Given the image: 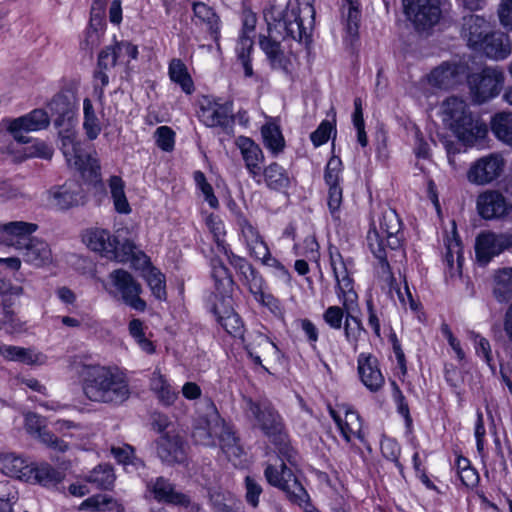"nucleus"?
Listing matches in <instances>:
<instances>
[{
  "mask_svg": "<svg viewBox=\"0 0 512 512\" xmlns=\"http://www.w3.org/2000/svg\"><path fill=\"white\" fill-rule=\"evenodd\" d=\"M75 368L82 391L91 402L120 406L130 398L129 379L118 366L79 363Z\"/></svg>",
  "mask_w": 512,
  "mask_h": 512,
  "instance_id": "f257e3e1",
  "label": "nucleus"
},
{
  "mask_svg": "<svg viewBox=\"0 0 512 512\" xmlns=\"http://www.w3.org/2000/svg\"><path fill=\"white\" fill-rule=\"evenodd\" d=\"M236 145L241 152L242 159L249 175L256 181L261 183V164L264 161V154L258 144L252 139L240 136L236 140Z\"/></svg>",
  "mask_w": 512,
  "mask_h": 512,
  "instance_id": "aec40b11",
  "label": "nucleus"
},
{
  "mask_svg": "<svg viewBox=\"0 0 512 512\" xmlns=\"http://www.w3.org/2000/svg\"><path fill=\"white\" fill-rule=\"evenodd\" d=\"M262 179L268 189L277 192H283L291 185V177L288 171L277 162H272L261 169Z\"/></svg>",
  "mask_w": 512,
  "mask_h": 512,
  "instance_id": "72a5a7b5",
  "label": "nucleus"
},
{
  "mask_svg": "<svg viewBox=\"0 0 512 512\" xmlns=\"http://www.w3.org/2000/svg\"><path fill=\"white\" fill-rule=\"evenodd\" d=\"M357 362L362 383L372 392L380 390L385 380L379 369L377 358L371 354L362 353Z\"/></svg>",
  "mask_w": 512,
  "mask_h": 512,
  "instance_id": "b1692460",
  "label": "nucleus"
},
{
  "mask_svg": "<svg viewBox=\"0 0 512 512\" xmlns=\"http://www.w3.org/2000/svg\"><path fill=\"white\" fill-rule=\"evenodd\" d=\"M32 481L43 486L56 485L64 478L62 472L56 470L48 463L32 466Z\"/></svg>",
  "mask_w": 512,
  "mask_h": 512,
  "instance_id": "09e8293b",
  "label": "nucleus"
},
{
  "mask_svg": "<svg viewBox=\"0 0 512 512\" xmlns=\"http://www.w3.org/2000/svg\"><path fill=\"white\" fill-rule=\"evenodd\" d=\"M490 31L489 22L482 16L469 14L462 18L461 35L473 50L482 45L483 39Z\"/></svg>",
  "mask_w": 512,
  "mask_h": 512,
  "instance_id": "5701e85b",
  "label": "nucleus"
},
{
  "mask_svg": "<svg viewBox=\"0 0 512 512\" xmlns=\"http://www.w3.org/2000/svg\"><path fill=\"white\" fill-rule=\"evenodd\" d=\"M492 293L499 303H507L512 299V267L495 271Z\"/></svg>",
  "mask_w": 512,
  "mask_h": 512,
  "instance_id": "4c0bfd02",
  "label": "nucleus"
},
{
  "mask_svg": "<svg viewBox=\"0 0 512 512\" xmlns=\"http://www.w3.org/2000/svg\"><path fill=\"white\" fill-rule=\"evenodd\" d=\"M115 236H112L109 231L105 229L95 228L90 229L83 235L84 243L93 251L99 252L103 257L109 259L114 256L112 247L114 245Z\"/></svg>",
  "mask_w": 512,
  "mask_h": 512,
  "instance_id": "473e14b6",
  "label": "nucleus"
},
{
  "mask_svg": "<svg viewBox=\"0 0 512 512\" xmlns=\"http://www.w3.org/2000/svg\"><path fill=\"white\" fill-rule=\"evenodd\" d=\"M504 167L503 159L491 154L478 159L469 169L467 177L472 183L478 185L488 184L497 179Z\"/></svg>",
  "mask_w": 512,
  "mask_h": 512,
  "instance_id": "a211bd4d",
  "label": "nucleus"
},
{
  "mask_svg": "<svg viewBox=\"0 0 512 512\" xmlns=\"http://www.w3.org/2000/svg\"><path fill=\"white\" fill-rule=\"evenodd\" d=\"M246 411L254 418L257 426L270 441L279 446V452L290 463L295 464V451L287 444V435L281 416L266 398H243Z\"/></svg>",
  "mask_w": 512,
  "mask_h": 512,
  "instance_id": "7ed1b4c3",
  "label": "nucleus"
},
{
  "mask_svg": "<svg viewBox=\"0 0 512 512\" xmlns=\"http://www.w3.org/2000/svg\"><path fill=\"white\" fill-rule=\"evenodd\" d=\"M259 45L266 54L272 68L288 72L291 62L285 56L279 41L273 40L271 37L260 36Z\"/></svg>",
  "mask_w": 512,
  "mask_h": 512,
  "instance_id": "c9c22d12",
  "label": "nucleus"
},
{
  "mask_svg": "<svg viewBox=\"0 0 512 512\" xmlns=\"http://www.w3.org/2000/svg\"><path fill=\"white\" fill-rule=\"evenodd\" d=\"M84 110V122L83 128L87 137L90 140H94L98 137L101 132V126L99 120L95 114L92 101L89 98H85L83 101Z\"/></svg>",
  "mask_w": 512,
  "mask_h": 512,
  "instance_id": "864d4df0",
  "label": "nucleus"
},
{
  "mask_svg": "<svg viewBox=\"0 0 512 512\" xmlns=\"http://www.w3.org/2000/svg\"><path fill=\"white\" fill-rule=\"evenodd\" d=\"M219 427H221V417L214 404L211 403L210 412L194 420L191 434L194 443L215 446Z\"/></svg>",
  "mask_w": 512,
  "mask_h": 512,
  "instance_id": "dca6fc26",
  "label": "nucleus"
},
{
  "mask_svg": "<svg viewBox=\"0 0 512 512\" xmlns=\"http://www.w3.org/2000/svg\"><path fill=\"white\" fill-rule=\"evenodd\" d=\"M261 135L264 145L274 155L281 153L285 147V140L280 127L275 123L269 122L262 126Z\"/></svg>",
  "mask_w": 512,
  "mask_h": 512,
  "instance_id": "37998d69",
  "label": "nucleus"
},
{
  "mask_svg": "<svg viewBox=\"0 0 512 512\" xmlns=\"http://www.w3.org/2000/svg\"><path fill=\"white\" fill-rule=\"evenodd\" d=\"M26 429L31 434H37L39 440L47 447L58 451L65 452L68 450V444L58 438L54 433L42 426L41 417L35 413H28L25 416Z\"/></svg>",
  "mask_w": 512,
  "mask_h": 512,
  "instance_id": "bb28decb",
  "label": "nucleus"
},
{
  "mask_svg": "<svg viewBox=\"0 0 512 512\" xmlns=\"http://www.w3.org/2000/svg\"><path fill=\"white\" fill-rule=\"evenodd\" d=\"M346 318V310L340 306H329L323 313L324 322L334 330H340L343 326V319Z\"/></svg>",
  "mask_w": 512,
  "mask_h": 512,
  "instance_id": "bf43d9fd",
  "label": "nucleus"
},
{
  "mask_svg": "<svg viewBox=\"0 0 512 512\" xmlns=\"http://www.w3.org/2000/svg\"><path fill=\"white\" fill-rule=\"evenodd\" d=\"M455 75L456 67L449 63H443L431 71L429 82L439 88H447L453 83Z\"/></svg>",
  "mask_w": 512,
  "mask_h": 512,
  "instance_id": "603ef678",
  "label": "nucleus"
},
{
  "mask_svg": "<svg viewBox=\"0 0 512 512\" xmlns=\"http://www.w3.org/2000/svg\"><path fill=\"white\" fill-rule=\"evenodd\" d=\"M53 155V149L47 143L43 141H37L33 143L31 146L25 148L24 156L20 158V161H23L27 158H42V159H51Z\"/></svg>",
  "mask_w": 512,
  "mask_h": 512,
  "instance_id": "e2e57ef3",
  "label": "nucleus"
},
{
  "mask_svg": "<svg viewBox=\"0 0 512 512\" xmlns=\"http://www.w3.org/2000/svg\"><path fill=\"white\" fill-rule=\"evenodd\" d=\"M146 281L152 294L158 300H166V281L165 276L157 268L152 267L146 274Z\"/></svg>",
  "mask_w": 512,
  "mask_h": 512,
  "instance_id": "4d7b16f0",
  "label": "nucleus"
},
{
  "mask_svg": "<svg viewBox=\"0 0 512 512\" xmlns=\"http://www.w3.org/2000/svg\"><path fill=\"white\" fill-rule=\"evenodd\" d=\"M509 249H512L511 233L484 231L475 240L476 260L482 266H486L494 257Z\"/></svg>",
  "mask_w": 512,
  "mask_h": 512,
  "instance_id": "9d476101",
  "label": "nucleus"
},
{
  "mask_svg": "<svg viewBox=\"0 0 512 512\" xmlns=\"http://www.w3.org/2000/svg\"><path fill=\"white\" fill-rule=\"evenodd\" d=\"M38 226L34 223H28L23 221H15L4 224L2 229L7 234L8 244L15 246L17 249L21 247L18 242H22L23 239L29 241L33 237L31 234L37 230Z\"/></svg>",
  "mask_w": 512,
  "mask_h": 512,
  "instance_id": "58836bf2",
  "label": "nucleus"
},
{
  "mask_svg": "<svg viewBox=\"0 0 512 512\" xmlns=\"http://www.w3.org/2000/svg\"><path fill=\"white\" fill-rule=\"evenodd\" d=\"M150 388L157 395L160 402L167 406L173 404L178 397V393L172 389L159 371L153 372L150 379Z\"/></svg>",
  "mask_w": 512,
  "mask_h": 512,
  "instance_id": "79ce46f5",
  "label": "nucleus"
},
{
  "mask_svg": "<svg viewBox=\"0 0 512 512\" xmlns=\"http://www.w3.org/2000/svg\"><path fill=\"white\" fill-rule=\"evenodd\" d=\"M329 257L334 277L337 282L338 296L345 297L351 292L353 297H357L352 287V279L348 275L347 264L338 248L330 246Z\"/></svg>",
  "mask_w": 512,
  "mask_h": 512,
  "instance_id": "cd10ccee",
  "label": "nucleus"
},
{
  "mask_svg": "<svg viewBox=\"0 0 512 512\" xmlns=\"http://www.w3.org/2000/svg\"><path fill=\"white\" fill-rule=\"evenodd\" d=\"M53 204L60 210H67L83 203L81 189L76 184L65 183L49 191Z\"/></svg>",
  "mask_w": 512,
  "mask_h": 512,
  "instance_id": "c756f323",
  "label": "nucleus"
},
{
  "mask_svg": "<svg viewBox=\"0 0 512 512\" xmlns=\"http://www.w3.org/2000/svg\"><path fill=\"white\" fill-rule=\"evenodd\" d=\"M109 187L116 211L122 214L130 213L131 208L124 192L123 180L119 176H112L109 181Z\"/></svg>",
  "mask_w": 512,
  "mask_h": 512,
  "instance_id": "3c124183",
  "label": "nucleus"
},
{
  "mask_svg": "<svg viewBox=\"0 0 512 512\" xmlns=\"http://www.w3.org/2000/svg\"><path fill=\"white\" fill-rule=\"evenodd\" d=\"M491 129L499 140L512 146V113L502 112L496 114L492 118Z\"/></svg>",
  "mask_w": 512,
  "mask_h": 512,
  "instance_id": "de8ad7c7",
  "label": "nucleus"
},
{
  "mask_svg": "<svg viewBox=\"0 0 512 512\" xmlns=\"http://www.w3.org/2000/svg\"><path fill=\"white\" fill-rule=\"evenodd\" d=\"M208 305L210 312L227 333L233 336L241 333L243 323L239 315L234 312L230 297H221L219 301L208 303Z\"/></svg>",
  "mask_w": 512,
  "mask_h": 512,
  "instance_id": "6ab92c4d",
  "label": "nucleus"
},
{
  "mask_svg": "<svg viewBox=\"0 0 512 512\" xmlns=\"http://www.w3.org/2000/svg\"><path fill=\"white\" fill-rule=\"evenodd\" d=\"M314 0H296L293 4L289 2L285 9L272 5L264 11V17L268 25L269 33L276 31L283 39H292L308 46L311 43V34L303 25L301 17V5H304L303 11L307 12L311 18V24L315 19Z\"/></svg>",
  "mask_w": 512,
  "mask_h": 512,
  "instance_id": "f03ea898",
  "label": "nucleus"
},
{
  "mask_svg": "<svg viewBox=\"0 0 512 512\" xmlns=\"http://www.w3.org/2000/svg\"><path fill=\"white\" fill-rule=\"evenodd\" d=\"M222 451L227 457H239L242 454V447L239 445V439L235 436L231 427L227 426L221 418V427H219L218 435H216Z\"/></svg>",
  "mask_w": 512,
  "mask_h": 512,
  "instance_id": "a19ab883",
  "label": "nucleus"
},
{
  "mask_svg": "<svg viewBox=\"0 0 512 512\" xmlns=\"http://www.w3.org/2000/svg\"><path fill=\"white\" fill-rule=\"evenodd\" d=\"M267 482L282 490L287 498L294 504L301 506L308 501V493L283 461L279 468L272 464H267L264 470Z\"/></svg>",
  "mask_w": 512,
  "mask_h": 512,
  "instance_id": "423d86ee",
  "label": "nucleus"
},
{
  "mask_svg": "<svg viewBox=\"0 0 512 512\" xmlns=\"http://www.w3.org/2000/svg\"><path fill=\"white\" fill-rule=\"evenodd\" d=\"M118 62H120V53L117 52L115 45L106 46L99 52L94 78L100 80L102 87L107 86L109 83L106 71L115 67Z\"/></svg>",
  "mask_w": 512,
  "mask_h": 512,
  "instance_id": "e433bc0d",
  "label": "nucleus"
},
{
  "mask_svg": "<svg viewBox=\"0 0 512 512\" xmlns=\"http://www.w3.org/2000/svg\"><path fill=\"white\" fill-rule=\"evenodd\" d=\"M193 12L202 23L207 25L208 32L216 44V48L220 51V18L216 12L203 2H195L193 4Z\"/></svg>",
  "mask_w": 512,
  "mask_h": 512,
  "instance_id": "f704fd0d",
  "label": "nucleus"
},
{
  "mask_svg": "<svg viewBox=\"0 0 512 512\" xmlns=\"http://www.w3.org/2000/svg\"><path fill=\"white\" fill-rule=\"evenodd\" d=\"M503 83V72L493 67H486L480 73H474L468 77L472 98L478 104L496 97L500 93Z\"/></svg>",
  "mask_w": 512,
  "mask_h": 512,
  "instance_id": "0eeeda50",
  "label": "nucleus"
},
{
  "mask_svg": "<svg viewBox=\"0 0 512 512\" xmlns=\"http://www.w3.org/2000/svg\"><path fill=\"white\" fill-rule=\"evenodd\" d=\"M344 298V308L346 310V318L344 321V334L346 341L357 348L358 341L363 333L366 330L363 327L361 320L352 314L353 306L355 304V299L357 297H353L350 292Z\"/></svg>",
  "mask_w": 512,
  "mask_h": 512,
  "instance_id": "7c9ffc66",
  "label": "nucleus"
},
{
  "mask_svg": "<svg viewBox=\"0 0 512 512\" xmlns=\"http://www.w3.org/2000/svg\"><path fill=\"white\" fill-rule=\"evenodd\" d=\"M245 488H246V501L253 508H256L259 504V496L263 490L261 485L251 476L245 477Z\"/></svg>",
  "mask_w": 512,
  "mask_h": 512,
  "instance_id": "774afa93",
  "label": "nucleus"
},
{
  "mask_svg": "<svg viewBox=\"0 0 512 512\" xmlns=\"http://www.w3.org/2000/svg\"><path fill=\"white\" fill-rule=\"evenodd\" d=\"M18 243L21 245L18 250L22 251L25 262L36 267H41L51 262V249L45 241L33 237L29 241L23 239L22 242Z\"/></svg>",
  "mask_w": 512,
  "mask_h": 512,
  "instance_id": "393cba45",
  "label": "nucleus"
},
{
  "mask_svg": "<svg viewBox=\"0 0 512 512\" xmlns=\"http://www.w3.org/2000/svg\"><path fill=\"white\" fill-rule=\"evenodd\" d=\"M24 293L22 286L13 285L10 281L0 278V315L2 322L13 329H20L22 322L17 317L14 307Z\"/></svg>",
  "mask_w": 512,
  "mask_h": 512,
  "instance_id": "2eb2a0df",
  "label": "nucleus"
},
{
  "mask_svg": "<svg viewBox=\"0 0 512 512\" xmlns=\"http://www.w3.org/2000/svg\"><path fill=\"white\" fill-rule=\"evenodd\" d=\"M112 253L114 256H110L109 259L122 263L139 260L140 256H145L131 240L126 239L120 243L117 237L114 240Z\"/></svg>",
  "mask_w": 512,
  "mask_h": 512,
  "instance_id": "49530a36",
  "label": "nucleus"
},
{
  "mask_svg": "<svg viewBox=\"0 0 512 512\" xmlns=\"http://www.w3.org/2000/svg\"><path fill=\"white\" fill-rule=\"evenodd\" d=\"M334 130V126L328 120H323L318 128L311 133L310 139L315 147L325 144Z\"/></svg>",
  "mask_w": 512,
  "mask_h": 512,
  "instance_id": "338daca9",
  "label": "nucleus"
},
{
  "mask_svg": "<svg viewBox=\"0 0 512 512\" xmlns=\"http://www.w3.org/2000/svg\"><path fill=\"white\" fill-rule=\"evenodd\" d=\"M156 145L165 152L174 149L175 132L168 126H160L154 133Z\"/></svg>",
  "mask_w": 512,
  "mask_h": 512,
  "instance_id": "052dcab7",
  "label": "nucleus"
},
{
  "mask_svg": "<svg viewBox=\"0 0 512 512\" xmlns=\"http://www.w3.org/2000/svg\"><path fill=\"white\" fill-rule=\"evenodd\" d=\"M477 209L483 219H503L512 211V203L499 191H486L478 196Z\"/></svg>",
  "mask_w": 512,
  "mask_h": 512,
  "instance_id": "f3484780",
  "label": "nucleus"
},
{
  "mask_svg": "<svg viewBox=\"0 0 512 512\" xmlns=\"http://www.w3.org/2000/svg\"><path fill=\"white\" fill-rule=\"evenodd\" d=\"M0 470L10 477L26 482L32 481V465L14 453L0 455Z\"/></svg>",
  "mask_w": 512,
  "mask_h": 512,
  "instance_id": "c85d7f7f",
  "label": "nucleus"
},
{
  "mask_svg": "<svg viewBox=\"0 0 512 512\" xmlns=\"http://www.w3.org/2000/svg\"><path fill=\"white\" fill-rule=\"evenodd\" d=\"M231 101L218 103L204 98L198 112L199 120L207 127H221L224 131L232 129L235 121Z\"/></svg>",
  "mask_w": 512,
  "mask_h": 512,
  "instance_id": "f8f14e48",
  "label": "nucleus"
},
{
  "mask_svg": "<svg viewBox=\"0 0 512 512\" xmlns=\"http://www.w3.org/2000/svg\"><path fill=\"white\" fill-rule=\"evenodd\" d=\"M81 509H92L95 511L125 512L124 506L108 495H93L81 504Z\"/></svg>",
  "mask_w": 512,
  "mask_h": 512,
  "instance_id": "a18cd8bd",
  "label": "nucleus"
},
{
  "mask_svg": "<svg viewBox=\"0 0 512 512\" xmlns=\"http://www.w3.org/2000/svg\"><path fill=\"white\" fill-rule=\"evenodd\" d=\"M169 75L173 82L179 84L182 90L191 94L194 91V84L187 67L180 59H173L169 64Z\"/></svg>",
  "mask_w": 512,
  "mask_h": 512,
  "instance_id": "8fccbe9b",
  "label": "nucleus"
},
{
  "mask_svg": "<svg viewBox=\"0 0 512 512\" xmlns=\"http://www.w3.org/2000/svg\"><path fill=\"white\" fill-rule=\"evenodd\" d=\"M129 333L137 341L143 351L152 354L155 351L153 343L145 337L144 324L140 319L129 322Z\"/></svg>",
  "mask_w": 512,
  "mask_h": 512,
  "instance_id": "13d9d810",
  "label": "nucleus"
},
{
  "mask_svg": "<svg viewBox=\"0 0 512 512\" xmlns=\"http://www.w3.org/2000/svg\"><path fill=\"white\" fill-rule=\"evenodd\" d=\"M475 51L482 52L494 60H503L511 54L512 44L507 34L490 31L483 39L482 45H478Z\"/></svg>",
  "mask_w": 512,
  "mask_h": 512,
  "instance_id": "4be33fe9",
  "label": "nucleus"
},
{
  "mask_svg": "<svg viewBox=\"0 0 512 512\" xmlns=\"http://www.w3.org/2000/svg\"><path fill=\"white\" fill-rule=\"evenodd\" d=\"M379 228L373 226L367 234V243L373 255L379 260L383 273L391 274L386 248L397 250L402 247L404 235L399 215L392 208H385L379 219Z\"/></svg>",
  "mask_w": 512,
  "mask_h": 512,
  "instance_id": "20e7f679",
  "label": "nucleus"
},
{
  "mask_svg": "<svg viewBox=\"0 0 512 512\" xmlns=\"http://www.w3.org/2000/svg\"><path fill=\"white\" fill-rule=\"evenodd\" d=\"M443 121L465 145H473L486 137L487 125L474 117L467 103L456 96L447 98L442 103Z\"/></svg>",
  "mask_w": 512,
  "mask_h": 512,
  "instance_id": "39448f33",
  "label": "nucleus"
},
{
  "mask_svg": "<svg viewBox=\"0 0 512 512\" xmlns=\"http://www.w3.org/2000/svg\"><path fill=\"white\" fill-rule=\"evenodd\" d=\"M3 124L17 142L25 144L30 141V138L24 133L47 128L50 119L45 110L38 108L18 118L4 119Z\"/></svg>",
  "mask_w": 512,
  "mask_h": 512,
  "instance_id": "9b49d317",
  "label": "nucleus"
},
{
  "mask_svg": "<svg viewBox=\"0 0 512 512\" xmlns=\"http://www.w3.org/2000/svg\"><path fill=\"white\" fill-rule=\"evenodd\" d=\"M254 41L251 35H248L246 32L241 33L238 38L236 45V54L237 59L240 61L243 69L245 77L253 76V68L251 63V51L253 50Z\"/></svg>",
  "mask_w": 512,
  "mask_h": 512,
  "instance_id": "c03bdc74",
  "label": "nucleus"
},
{
  "mask_svg": "<svg viewBox=\"0 0 512 512\" xmlns=\"http://www.w3.org/2000/svg\"><path fill=\"white\" fill-rule=\"evenodd\" d=\"M155 446L158 457L164 463H181L184 460V442L178 434L167 432L161 435L155 441Z\"/></svg>",
  "mask_w": 512,
  "mask_h": 512,
  "instance_id": "412c9836",
  "label": "nucleus"
},
{
  "mask_svg": "<svg viewBox=\"0 0 512 512\" xmlns=\"http://www.w3.org/2000/svg\"><path fill=\"white\" fill-rule=\"evenodd\" d=\"M88 481L103 490L110 489L115 481V474L110 465H99L88 476Z\"/></svg>",
  "mask_w": 512,
  "mask_h": 512,
  "instance_id": "5fc2aeb1",
  "label": "nucleus"
},
{
  "mask_svg": "<svg viewBox=\"0 0 512 512\" xmlns=\"http://www.w3.org/2000/svg\"><path fill=\"white\" fill-rule=\"evenodd\" d=\"M342 161L339 157L333 156L329 159L325 172L324 180L328 186L339 185Z\"/></svg>",
  "mask_w": 512,
  "mask_h": 512,
  "instance_id": "0e129e2a",
  "label": "nucleus"
},
{
  "mask_svg": "<svg viewBox=\"0 0 512 512\" xmlns=\"http://www.w3.org/2000/svg\"><path fill=\"white\" fill-rule=\"evenodd\" d=\"M64 155L70 165L79 170L84 178L96 181L99 176L100 166L95 158L82 153L72 135H66L62 139Z\"/></svg>",
  "mask_w": 512,
  "mask_h": 512,
  "instance_id": "4468645a",
  "label": "nucleus"
},
{
  "mask_svg": "<svg viewBox=\"0 0 512 512\" xmlns=\"http://www.w3.org/2000/svg\"><path fill=\"white\" fill-rule=\"evenodd\" d=\"M408 19L418 32H427L441 18L440 0H403Z\"/></svg>",
  "mask_w": 512,
  "mask_h": 512,
  "instance_id": "1a4fd4ad",
  "label": "nucleus"
},
{
  "mask_svg": "<svg viewBox=\"0 0 512 512\" xmlns=\"http://www.w3.org/2000/svg\"><path fill=\"white\" fill-rule=\"evenodd\" d=\"M194 180L198 188L205 196V200L208 202L209 206L213 209H216L219 206V202L217 197L214 195L212 186L207 182L204 173L201 171H196L194 173Z\"/></svg>",
  "mask_w": 512,
  "mask_h": 512,
  "instance_id": "680f3d73",
  "label": "nucleus"
},
{
  "mask_svg": "<svg viewBox=\"0 0 512 512\" xmlns=\"http://www.w3.org/2000/svg\"><path fill=\"white\" fill-rule=\"evenodd\" d=\"M48 107L52 115L57 116L54 119V124L57 127L63 126L66 121L70 122L75 115L74 97L68 93L56 94L48 104Z\"/></svg>",
  "mask_w": 512,
  "mask_h": 512,
  "instance_id": "2f4dec72",
  "label": "nucleus"
},
{
  "mask_svg": "<svg viewBox=\"0 0 512 512\" xmlns=\"http://www.w3.org/2000/svg\"><path fill=\"white\" fill-rule=\"evenodd\" d=\"M115 291H109L115 298L119 296L124 304L130 308L143 312L146 310V302L140 297L141 284L134 279L132 274L123 269H116L109 274Z\"/></svg>",
  "mask_w": 512,
  "mask_h": 512,
  "instance_id": "6e6552de",
  "label": "nucleus"
},
{
  "mask_svg": "<svg viewBox=\"0 0 512 512\" xmlns=\"http://www.w3.org/2000/svg\"><path fill=\"white\" fill-rule=\"evenodd\" d=\"M0 355L7 361H15L26 365L41 364V354L35 353L31 348L13 345H0Z\"/></svg>",
  "mask_w": 512,
  "mask_h": 512,
  "instance_id": "ea45409f",
  "label": "nucleus"
},
{
  "mask_svg": "<svg viewBox=\"0 0 512 512\" xmlns=\"http://www.w3.org/2000/svg\"><path fill=\"white\" fill-rule=\"evenodd\" d=\"M148 488L153 493L154 499L158 502L182 506L187 508L189 512L201 511L200 504L193 503L187 494L176 491L175 485L162 476L151 481L148 484Z\"/></svg>",
  "mask_w": 512,
  "mask_h": 512,
  "instance_id": "ddd939ff",
  "label": "nucleus"
},
{
  "mask_svg": "<svg viewBox=\"0 0 512 512\" xmlns=\"http://www.w3.org/2000/svg\"><path fill=\"white\" fill-rule=\"evenodd\" d=\"M360 10L354 3L347 4L346 31L351 37L358 36Z\"/></svg>",
  "mask_w": 512,
  "mask_h": 512,
  "instance_id": "69168bd1",
  "label": "nucleus"
},
{
  "mask_svg": "<svg viewBox=\"0 0 512 512\" xmlns=\"http://www.w3.org/2000/svg\"><path fill=\"white\" fill-rule=\"evenodd\" d=\"M245 273L239 274L241 281L246 285L249 291L255 296L257 300L264 297L263 284L264 280L262 276L256 271V269L250 264L249 269L244 270Z\"/></svg>",
  "mask_w": 512,
  "mask_h": 512,
  "instance_id": "6e6d98bb",
  "label": "nucleus"
},
{
  "mask_svg": "<svg viewBox=\"0 0 512 512\" xmlns=\"http://www.w3.org/2000/svg\"><path fill=\"white\" fill-rule=\"evenodd\" d=\"M211 268V276L215 283L216 292L209 297L208 303L219 301L221 297H229L228 294L232 291L234 285L232 274L220 258L214 257L211 259Z\"/></svg>",
  "mask_w": 512,
  "mask_h": 512,
  "instance_id": "a878e982",
  "label": "nucleus"
}]
</instances>
